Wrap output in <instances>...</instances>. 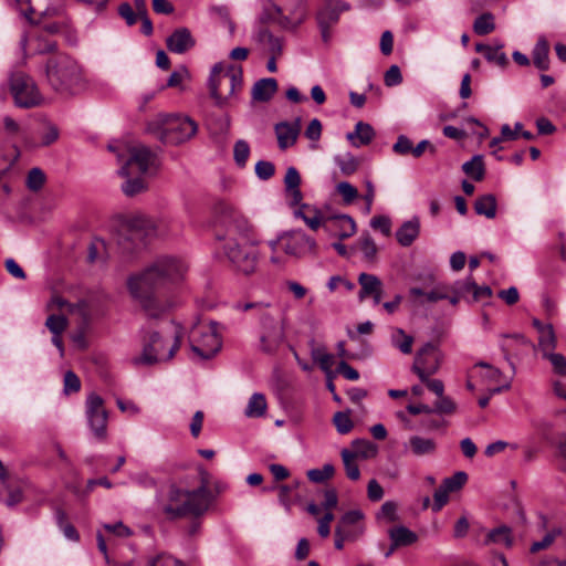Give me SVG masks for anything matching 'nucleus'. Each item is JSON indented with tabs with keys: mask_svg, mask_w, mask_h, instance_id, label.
Segmentation results:
<instances>
[{
	"mask_svg": "<svg viewBox=\"0 0 566 566\" xmlns=\"http://www.w3.org/2000/svg\"><path fill=\"white\" fill-rule=\"evenodd\" d=\"M323 228L332 237L340 240L350 238L356 233V223L354 219L347 214H336L324 218Z\"/></svg>",
	"mask_w": 566,
	"mask_h": 566,
	"instance_id": "obj_16",
	"label": "nucleus"
},
{
	"mask_svg": "<svg viewBox=\"0 0 566 566\" xmlns=\"http://www.w3.org/2000/svg\"><path fill=\"white\" fill-rule=\"evenodd\" d=\"M307 9L304 0H296L295 7L290 11L289 15L280 20V25L286 29H294L305 21Z\"/></svg>",
	"mask_w": 566,
	"mask_h": 566,
	"instance_id": "obj_24",
	"label": "nucleus"
},
{
	"mask_svg": "<svg viewBox=\"0 0 566 566\" xmlns=\"http://www.w3.org/2000/svg\"><path fill=\"white\" fill-rule=\"evenodd\" d=\"M495 30V18L491 12H484L473 22V31L478 35H486Z\"/></svg>",
	"mask_w": 566,
	"mask_h": 566,
	"instance_id": "obj_33",
	"label": "nucleus"
},
{
	"mask_svg": "<svg viewBox=\"0 0 566 566\" xmlns=\"http://www.w3.org/2000/svg\"><path fill=\"white\" fill-rule=\"evenodd\" d=\"M335 473V468L331 463H325L321 469H312L307 471V478L314 483H322L331 479Z\"/></svg>",
	"mask_w": 566,
	"mask_h": 566,
	"instance_id": "obj_44",
	"label": "nucleus"
},
{
	"mask_svg": "<svg viewBox=\"0 0 566 566\" xmlns=\"http://www.w3.org/2000/svg\"><path fill=\"white\" fill-rule=\"evenodd\" d=\"M391 344L402 354L408 355L412 352L413 337L407 335L402 328H395L391 334Z\"/></svg>",
	"mask_w": 566,
	"mask_h": 566,
	"instance_id": "obj_34",
	"label": "nucleus"
},
{
	"mask_svg": "<svg viewBox=\"0 0 566 566\" xmlns=\"http://www.w3.org/2000/svg\"><path fill=\"white\" fill-rule=\"evenodd\" d=\"M148 566H186L180 559L167 554H160L149 560Z\"/></svg>",
	"mask_w": 566,
	"mask_h": 566,
	"instance_id": "obj_55",
	"label": "nucleus"
},
{
	"mask_svg": "<svg viewBox=\"0 0 566 566\" xmlns=\"http://www.w3.org/2000/svg\"><path fill=\"white\" fill-rule=\"evenodd\" d=\"M504 545L505 547H512L513 534L512 528L506 525H500L495 528L490 530L486 533L484 545Z\"/></svg>",
	"mask_w": 566,
	"mask_h": 566,
	"instance_id": "obj_23",
	"label": "nucleus"
},
{
	"mask_svg": "<svg viewBox=\"0 0 566 566\" xmlns=\"http://www.w3.org/2000/svg\"><path fill=\"white\" fill-rule=\"evenodd\" d=\"M274 165L270 161L260 160L255 165V174L262 180H268L274 175Z\"/></svg>",
	"mask_w": 566,
	"mask_h": 566,
	"instance_id": "obj_57",
	"label": "nucleus"
},
{
	"mask_svg": "<svg viewBox=\"0 0 566 566\" xmlns=\"http://www.w3.org/2000/svg\"><path fill=\"white\" fill-rule=\"evenodd\" d=\"M333 423L340 434H346L352 431L354 423L347 412L337 411L333 417Z\"/></svg>",
	"mask_w": 566,
	"mask_h": 566,
	"instance_id": "obj_46",
	"label": "nucleus"
},
{
	"mask_svg": "<svg viewBox=\"0 0 566 566\" xmlns=\"http://www.w3.org/2000/svg\"><path fill=\"white\" fill-rule=\"evenodd\" d=\"M81 388V381L77 375L71 370L64 375V391L66 394L77 392Z\"/></svg>",
	"mask_w": 566,
	"mask_h": 566,
	"instance_id": "obj_58",
	"label": "nucleus"
},
{
	"mask_svg": "<svg viewBox=\"0 0 566 566\" xmlns=\"http://www.w3.org/2000/svg\"><path fill=\"white\" fill-rule=\"evenodd\" d=\"M211 501V492L205 484L195 490H187L171 484L167 491L166 499L161 503V511L170 520L186 516L199 517L208 511Z\"/></svg>",
	"mask_w": 566,
	"mask_h": 566,
	"instance_id": "obj_4",
	"label": "nucleus"
},
{
	"mask_svg": "<svg viewBox=\"0 0 566 566\" xmlns=\"http://www.w3.org/2000/svg\"><path fill=\"white\" fill-rule=\"evenodd\" d=\"M208 86L216 104L222 105L228 96H232L238 90H241V67L229 66L226 70L222 63L214 64L210 72Z\"/></svg>",
	"mask_w": 566,
	"mask_h": 566,
	"instance_id": "obj_8",
	"label": "nucleus"
},
{
	"mask_svg": "<svg viewBox=\"0 0 566 566\" xmlns=\"http://www.w3.org/2000/svg\"><path fill=\"white\" fill-rule=\"evenodd\" d=\"M337 191L343 197L345 203H350L357 198V189L347 181H342L337 185Z\"/></svg>",
	"mask_w": 566,
	"mask_h": 566,
	"instance_id": "obj_50",
	"label": "nucleus"
},
{
	"mask_svg": "<svg viewBox=\"0 0 566 566\" xmlns=\"http://www.w3.org/2000/svg\"><path fill=\"white\" fill-rule=\"evenodd\" d=\"M118 14L126 21V24L132 27L139 18L128 2H123L118 7Z\"/></svg>",
	"mask_w": 566,
	"mask_h": 566,
	"instance_id": "obj_56",
	"label": "nucleus"
},
{
	"mask_svg": "<svg viewBox=\"0 0 566 566\" xmlns=\"http://www.w3.org/2000/svg\"><path fill=\"white\" fill-rule=\"evenodd\" d=\"M543 357L551 361L555 373L559 374L560 376L566 374V358L564 355L552 352Z\"/></svg>",
	"mask_w": 566,
	"mask_h": 566,
	"instance_id": "obj_49",
	"label": "nucleus"
},
{
	"mask_svg": "<svg viewBox=\"0 0 566 566\" xmlns=\"http://www.w3.org/2000/svg\"><path fill=\"white\" fill-rule=\"evenodd\" d=\"M127 230L130 232L132 238L144 240L150 237L163 234L164 222L155 221L153 218L145 214H135L127 220Z\"/></svg>",
	"mask_w": 566,
	"mask_h": 566,
	"instance_id": "obj_15",
	"label": "nucleus"
},
{
	"mask_svg": "<svg viewBox=\"0 0 566 566\" xmlns=\"http://www.w3.org/2000/svg\"><path fill=\"white\" fill-rule=\"evenodd\" d=\"M167 49L177 54H182L195 46V40L187 28H179L166 40Z\"/></svg>",
	"mask_w": 566,
	"mask_h": 566,
	"instance_id": "obj_19",
	"label": "nucleus"
},
{
	"mask_svg": "<svg viewBox=\"0 0 566 566\" xmlns=\"http://www.w3.org/2000/svg\"><path fill=\"white\" fill-rule=\"evenodd\" d=\"M282 248L289 255L302 258L316 251V241L301 230L281 235Z\"/></svg>",
	"mask_w": 566,
	"mask_h": 566,
	"instance_id": "obj_14",
	"label": "nucleus"
},
{
	"mask_svg": "<svg viewBox=\"0 0 566 566\" xmlns=\"http://www.w3.org/2000/svg\"><path fill=\"white\" fill-rule=\"evenodd\" d=\"M474 210L480 216L493 219L496 216L495 197L491 193L479 197L474 203Z\"/></svg>",
	"mask_w": 566,
	"mask_h": 566,
	"instance_id": "obj_29",
	"label": "nucleus"
},
{
	"mask_svg": "<svg viewBox=\"0 0 566 566\" xmlns=\"http://www.w3.org/2000/svg\"><path fill=\"white\" fill-rule=\"evenodd\" d=\"M560 534L559 530H553L548 532L541 541L534 542L531 546V552L536 553L542 549L547 548L556 538L557 535Z\"/></svg>",
	"mask_w": 566,
	"mask_h": 566,
	"instance_id": "obj_54",
	"label": "nucleus"
},
{
	"mask_svg": "<svg viewBox=\"0 0 566 566\" xmlns=\"http://www.w3.org/2000/svg\"><path fill=\"white\" fill-rule=\"evenodd\" d=\"M147 130L163 142H187L198 132L197 123L178 114H158L147 124Z\"/></svg>",
	"mask_w": 566,
	"mask_h": 566,
	"instance_id": "obj_7",
	"label": "nucleus"
},
{
	"mask_svg": "<svg viewBox=\"0 0 566 566\" xmlns=\"http://www.w3.org/2000/svg\"><path fill=\"white\" fill-rule=\"evenodd\" d=\"M468 480V475L463 471L454 473L452 476L444 479L442 485L449 491L454 492L461 489Z\"/></svg>",
	"mask_w": 566,
	"mask_h": 566,
	"instance_id": "obj_47",
	"label": "nucleus"
},
{
	"mask_svg": "<svg viewBox=\"0 0 566 566\" xmlns=\"http://www.w3.org/2000/svg\"><path fill=\"white\" fill-rule=\"evenodd\" d=\"M449 491L441 484L433 493V512H439L449 500Z\"/></svg>",
	"mask_w": 566,
	"mask_h": 566,
	"instance_id": "obj_53",
	"label": "nucleus"
},
{
	"mask_svg": "<svg viewBox=\"0 0 566 566\" xmlns=\"http://www.w3.org/2000/svg\"><path fill=\"white\" fill-rule=\"evenodd\" d=\"M388 535L394 547L409 546L418 541V535L403 525L390 528Z\"/></svg>",
	"mask_w": 566,
	"mask_h": 566,
	"instance_id": "obj_25",
	"label": "nucleus"
},
{
	"mask_svg": "<svg viewBox=\"0 0 566 566\" xmlns=\"http://www.w3.org/2000/svg\"><path fill=\"white\" fill-rule=\"evenodd\" d=\"M384 82L388 87L399 85L402 82V75L398 65H391L386 71Z\"/></svg>",
	"mask_w": 566,
	"mask_h": 566,
	"instance_id": "obj_52",
	"label": "nucleus"
},
{
	"mask_svg": "<svg viewBox=\"0 0 566 566\" xmlns=\"http://www.w3.org/2000/svg\"><path fill=\"white\" fill-rule=\"evenodd\" d=\"M538 347L543 353V356L553 352L556 347V337L554 333V328L551 324H547V327H544L539 333L538 337Z\"/></svg>",
	"mask_w": 566,
	"mask_h": 566,
	"instance_id": "obj_38",
	"label": "nucleus"
},
{
	"mask_svg": "<svg viewBox=\"0 0 566 566\" xmlns=\"http://www.w3.org/2000/svg\"><path fill=\"white\" fill-rule=\"evenodd\" d=\"M363 517L364 515L359 510L348 511L342 516L338 526H340L342 530L345 531L346 526L357 524L360 520H363Z\"/></svg>",
	"mask_w": 566,
	"mask_h": 566,
	"instance_id": "obj_59",
	"label": "nucleus"
},
{
	"mask_svg": "<svg viewBox=\"0 0 566 566\" xmlns=\"http://www.w3.org/2000/svg\"><path fill=\"white\" fill-rule=\"evenodd\" d=\"M229 118L224 114L210 117L207 122L208 129L213 136L224 135L229 129Z\"/></svg>",
	"mask_w": 566,
	"mask_h": 566,
	"instance_id": "obj_40",
	"label": "nucleus"
},
{
	"mask_svg": "<svg viewBox=\"0 0 566 566\" xmlns=\"http://www.w3.org/2000/svg\"><path fill=\"white\" fill-rule=\"evenodd\" d=\"M262 334L260 337L261 349L264 353H275L285 339L286 319H275L265 313L261 317Z\"/></svg>",
	"mask_w": 566,
	"mask_h": 566,
	"instance_id": "obj_12",
	"label": "nucleus"
},
{
	"mask_svg": "<svg viewBox=\"0 0 566 566\" xmlns=\"http://www.w3.org/2000/svg\"><path fill=\"white\" fill-rule=\"evenodd\" d=\"M407 448L415 457H430L437 451V441L433 438L415 434L409 438Z\"/></svg>",
	"mask_w": 566,
	"mask_h": 566,
	"instance_id": "obj_20",
	"label": "nucleus"
},
{
	"mask_svg": "<svg viewBox=\"0 0 566 566\" xmlns=\"http://www.w3.org/2000/svg\"><path fill=\"white\" fill-rule=\"evenodd\" d=\"M340 455L347 478L352 481L359 480L360 470L356 462L357 458H355V454L348 449H343Z\"/></svg>",
	"mask_w": 566,
	"mask_h": 566,
	"instance_id": "obj_35",
	"label": "nucleus"
},
{
	"mask_svg": "<svg viewBox=\"0 0 566 566\" xmlns=\"http://www.w3.org/2000/svg\"><path fill=\"white\" fill-rule=\"evenodd\" d=\"M355 134L358 142H371L375 137V130L368 123L358 122L355 126Z\"/></svg>",
	"mask_w": 566,
	"mask_h": 566,
	"instance_id": "obj_48",
	"label": "nucleus"
},
{
	"mask_svg": "<svg viewBox=\"0 0 566 566\" xmlns=\"http://www.w3.org/2000/svg\"><path fill=\"white\" fill-rule=\"evenodd\" d=\"M349 10V4L342 0H327L316 14L318 27H333L342 12Z\"/></svg>",
	"mask_w": 566,
	"mask_h": 566,
	"instance_id": "obj_17",
	"label": "nucleus"
},
{
	"mask_svg": "<svg viewBox=\"0 0 566 566\" xmlns=\"http://www.w3.org/2000/svg\"><path fill=\"white\" fill-rule=\"evenodd\" d=\"M443 357V353L438 345L427 343L417 352L411 369L420 380H427V376H432L439 371Z\"/></svg>",
	"mask_w": 566,
	"mask_h": 566,
	"instance_id": "obj_11",
	"label": "nucleus"
},
{
	"mask_svg": "<svg viewBox=\"0 0 566 566\" xmlns=\"http://www.w3.org/2000/svg\"><path fill=\"white\" fill-rule=\"evenodd\" d=\"M277 91V82L273 77L261 78L252 87V98L258 102H268Z\"/></svg>",
	"mask_w": 566,
	"mask_h": 566,
	"instance_id": "obj_22",
	"label": "nucleus"
},
{
	"mask_svg": "<svg viewBox=\"0 0 566 566\" xmlns=\"http://www.w3.org/2000/svg\"><path fill=\"white\" fill-rule=\"evenodd\" d=\"M433 413L437 415H452L457 410V403L449 396L438 397V400L434 402L432 407Z\"/></svg>",
	"mask_w": 566,
	"mask_h": 566,
	"instance_id": "obj_45",
	"label": "nucleus"
},
{
	"mask_svg": "<svg viewBox=\"0 0 566 566\" xmlns=\"http://www.w3.org/2000/svg\"><path fill=\"white\" fill-rule=\"evenodd\" d=\"M85 413L94 436L99 440L105 439L108 413L104 407L103 398L95 392L90 394L85 402Z\"/></svg>",
	"mask_w": 566,
	"mask_h": 566,
	"instance_id": "obj_13",
	"label": "nucleus"
},
{
	"mask_svg": "<svg viewBox=\"0 0 566 566\" xmlns=\"http://www.w3.org/2000/svg\"><path fill=\"white\" fill-rule=\"evenodd\" d=\"M462 170L468 177L475 181L482 180L485 174L483 156L474 155L471 160L462 165Z\"/></svg>",
	"mask_w": 566,
	"mask_h": 566,
	"instance_id": "obj_30",
	"label": "nucleus"
},
{
	"mask_svg": "<svg viewBox=\"0 0 566 566\" xmlns=\"http://www.w3.org/2000/svg\"><path fill=\"white\" fill-rule=\"evenodd\" d=\"M370 226L375 230H379L385 235L390 234L391 222L388 217H385V216L374 217L370 221Z\"/></svg>",
	"mask_w": 566,
	"mask_h": 566,
	"instance_id": "obj_61",
	"label": "nucleus"
},
{
	"mask_svg": "<svg viewBox=\"0 0 566 566\" xmlns=\"http://www.w3.org/2000/svg\"><path fill=\"white\" fill-rule=\"evenodd\" d=\"M285 17L283 14L282 8L274 3L271 0H268L263 6V11L260 14V23L265 24L268 22H277L280 24V20Z\"/></svg>",
	"mask_w": 566,
	"mask_h": 566,
	"instance_id": "obj_36",
	"label": "nucleus"
},
{
	"mask_svg": "<svg viewBox=\"0 0 566 566\" xmlns=\"http://www.w3.org/2000/svg\"><path fill=\"white\" fill-rule=\"evenodd\" d=\"M277 142H296L301 133V119L293 123L283 122L275 126Z\"/></svg>",
	"mask_w": 566,
	"mask_h": 566,
	"instance_id": "obj_26",
	"label": "nucleus"
},
{
	"mask_svg": "<svg viewBox=\"0 0 566 566\" xmlns=\"http://www.w3.org/2000/svg\"><path fill=\"white\" fill-rule=\"evenodd\" d=\"M171 327L172 333L169 337L153 332L148 338H145L143 352L133 358V364L148 366L171 359L180 348L182 338V327L175 322H171Z\"/></svg>",
	"mask_w": 566,
	"mask_h": 566,
	"instance_id": "obj_6",
	"label": "nucleus"
},
{
	"mask_svg": "<svg viewBox=\"0 0 566 566\" xmlns=\"http://www.w3.org/2000/svg\"><path fill=\"white\" fill-rule=\"evenodd\" d=\"M475 287V282L473 281L472 275L463 280L455 281L450 287V292H457L463 300H469L468 295H472V290Z\"/></svg>",
	"mask_w": 566,
	"mask_h": 566,
	"instance_id": "obj_43",
	"label": "nucleus"
},
{
	"mask_svg": "<svg viewBox=\"0 0 566 566\" xmlns=\"http://www.w3.org/2000/svg\"><path fill=\"white\" fill-rule=\"evenodd\" d=\"M10 91L15 105L19 107H35L43 101L34 80L23 72H14L11 74Z\"/></svg>",
	"mask_w": 566,
	"mask_h": 566,
	"instance_id": "obj_10",
	"label": "nucleus"
},
{
	"mask_svg": "<svg viewBox=\"0 0 566 566\" xmlns=\"http://www.w3.org/2000/svg\"><path fill=\"white\" fill-rule=\"evenodd\" d=\"M119 165L118 174L126 178L122 185L123 192L133 197L147 190V182L142 177L151 175L159 168L158 154L146 144H108Z\"/></svg>",
	"mask_w": 566,
	"mask_h": 566,
	"instance_id": "obj_3",
	"label": "nucleus"
},
{
	"mask_svg": "<svg viewBox=\"0 0 566 566\" xmlns=\"http://www.w3.org/2000/svg\"><path fill=\"white\" fill-rule=\"evenodd\" d=\"M69 321L64 315H49L45 321L46 328L52 333V335H62L64 331L67 328Z\"/></svg>",
	"mask_w": 566,
	"mask_h": 566,
	"instance_id": "obj_42",
	"label": "nucleus"
},
{
	"mask_svg": "<svg viewBox=\"0 0 566 566\" xmlns=\"http://www.w3.org/2000/svg\"><path fill=\"white\" fill-rule=\"evenodd\" d=\"M45 76L49 85L61 95L77 94L85 86L82 66L65 53H57L48 59Z\"/></svg>",
	"mask_w": 566,
	"mask_h": 566,
	"instance_id": "obj_5",
	"label": "nucleus"
},
{
	"mask_svg": "<svg viewBox=\"0 0 566 566\" xmlns=\"http://www.w3.org/2000/svg\"><path fill=\"white\" fill-rule=\"evenodd\" d=\"M46 180L45 174L42 169L34 167L32 168L27 176L25 185L31 191H39L42 189Z\"/></svg>",
	"mask_w": 566,
	"mask_h": 566,
	"instance_id": "obj_41",
	"label": "nucleus"
},
{
	"mask_svg": "<svg viewBox=\"0 0 566 566\" xmlns=\"http://www.w3.org/2000/svg\"><path fill=\"white\" fill-rule=\"evenodd\" d=\"M186 272L184 262L175 256L158 258L140 274L130 276L127 285L133 297L139 301L143 310L151 318H157L174 306L168 302L161 304L153 292L168 283L179 281Z\"/></svg>",
	"mask_w": 566,
	"mask_h": 566,
	"instance_id": "obj_2",
	"label": "nucleus"
},
{
	"mask_svg": "<svg viewBox=\"0 0 566 566\" xmlns=\"http://www.w3.org/2000/svg\"><path fill=\"white\" fill-rule=\"evenodd\" d=\"M301 175L295 167H289L284 177V190L287 203L291 207L298 206L303 200L300 189Z\"/></svg>",
	"mask_w": 566,
	"mask_h": 566,
	"instance_id": "obj_18",
	"label": "nucleus"
},
{
	"mask_svg": "<svg viewBox=\"0 0 566 566\" xmlns=\"http://www.w3.org/2000/svg\"><path fill=\"white\" fill-rule=\"evenodd\" d=\"M396 511H397L396 504L391 501H387L381 505L380 511L377 514V517L386 518L389 522H394L397 520Z\"/></svg>",
	"mask_w": 566,
	"mask_h": 566,
	"instance_id": "obj_60",
	"label": "nucleus"
},
{
	"mask_svg": "<svg viewBox=\"0 0 566 566\" xmlns=\"http://www.w3.org/2000/svg\"><path fill=\"white\" fill-rule=\"evenodd\" d=\"M234 160L238 166L243 167L249 158L250 149L248 144H234Z\"/></svg>",
	"mask_w": 566,
	"mask_h": 566,
	"instance_id": "obj_64",
	"label": "nucleus"
},
{
	"mask_svg": "<svg viewBox=\"0 0 566 566\" xmlns=\"http://www.w3.org/2000/svg\"><path fill=\"white\" fill-rule=\"evenodd\" d=\"M189 76V72L186 66H180L179 69L175 70L167 82L168 87H176L179 86L185 78Z\"/></svg>",
	"mask_w": 566,
	"mask_h": 566,
	"instance_id": "obj_62",
	"label": "nucleus"
},
{
	"mask_svg": "<svg viewBox=\"0 0 566 566\" xmlns=\"http://www.w3.org/2000/svg\"><path fill=\"white\" fill-rule=\"evenodd\" d=\"M420 233V220L413 217L405 221L396 231V239L402 247H410Z\"/></svg>",
	"mask_w": 566,
	"mask_h": 566,
	"instance_id": "obj_21",
	"label": "nucleus"
},
{
	"mask_svg": "<svg viewBox=\"0 0 566 566\" xmlns=\"http://www.w3.org/2000/svg\"><path fill=\"white\" fill-rule=\"evenodd\" d=\"M322 134V123L317 118H313L305 129V137L312 142L318 140Z\"/></svg>",
	"mask_w": 566,
	"mask_h": 566,
	"instance_id": "obj_63",
	"label": "nucleus"
},
{
	"mask_svg": "<svg viewBox=\"0 0 566 566\" xmlns=\"http://www.w3.org/2000/svg\"><path fill=\"white\" fill-rule=\"evenodd\" d=\"M265 410L266 400L264 395L255 392L250 397L244 415L249 418H259L265 413Z\"/></svg>",
	"mask_w": 566,
	"mask_h": 566,
	"instance_id": "obj_32",
	"label": "nucleus"
},
{
	"mask_svg": "<svg viewBox=\"0 0 566 566\" xmlns=\"http://www.w3.org/2000/svg\"><path fill=\"white\" fill-rule=\"evenodd\" d=\"M40 134L44 142H55L60 138L57 126L51 122L42 123Z\"/></svg>",
	"mask_w": 566,
	"mask_h": 566,
	"instance_id": "obj_51",
	"label": "nucleus"
},
{
	"mask_svg": "<svg viewBox=\"0 0 566 566\" xmlns=\"http://www.w3.org/2000/svg\"><path fill=\"white\" fill-rule=\"evenodd\" d=\"M220 222L224 232L219 235L223 241L222 251L235 271L250 275L258 262V241L248 219L229 205L220 206Z\"/></svg>",
	"mask_w": 566,
	"mask_h": 566,
	"instance_id": "obj_1",
	"label": "nucleus"
},
{
	"mask_svg": "<svg viewBox=\"0 0 566 566\" xmlns=\"http://www.w3.org/2000/svg\"><path fill=\"white\" fill-rule=\"evenodd\" d=\"M335 163L344 175L354 174L359 165L358 159L349 153L335 156Z\"/></svg>",
	"mask_w": 566,
	"mask_h": 566,
	"instance_id": "obj_39",
	"label": "nucleus"
},
{
	"mask_svg": "<svg viewBox=\"0 0 566 566\" xmlns=\"http://www.w3.org/2000/svg\"><path fill=\"white\" fill-rule=\"evenodd\" d=\"M501 49L502 45L495 48L482 43L475 45L476 52L482 53L489 62L495 63L499 66H505L507 64V56Z\"/></svg>",
	"mask_w": 566,
	"mask_h": 566,
	"instance_id": "obj_28",
	"label": "nucleus"
},
{
	"mask_svg": "<svg viewBox=\"0 0 566 566\" xmlns=\"http://www.w3.org/2000/svg\"><path fill=\"white\" fill-rule=\"evenodd\" d=\"M191 349L202 359H210L221 348V339L217 333V323L198 324L190 333Z\"/></svg>",
	"mask_w": 566,
	"mask_h": 566,
	"instance_id": "obj_9",
	"label": "nucleus"
},
{
	"mask_svg": "<svg viewBox=\"0 0 566 566\" xmlns=\"http://www.w3.org/2000/svg\"><path fill=\"white\" fill-rule=\"evenodd\" d=\"M352 448L353 450L350 451L357 459H369L375 457L377 453V447L368 440H354L352 442Z\"/></svg>",
	"mask_w": 566,
	"mask_h": 566,
	"instance_id": "obj_37",
	"label": "nucleus"
},
{
	"mask_svg": "<svg viewBox=\"0 0 566 566\" xmlns=\"http://www.w3.org/2000/svg\"><path fill=\"white\" fill-rule=\"evenodd\" d=\"M358 283L360 285V291L358 294L360 301L367 296H370L373 293L382 287L381 281L376 275L368 273H360L358 276Z\"/></svg>",
	"mask_w": 566,
	"mask_h": 566,
	"instance_id": "obj_27",
	"label": "nucleus"
},
{
	"mask_svg": "<svg viewBox=\"0 0 566 566\" xmlns=\"http://www.w3.org/2000/svg\"><path fill=\"white\" fill-rule=\"evenodd\" d=\"M548 44L545 40H538L533 49V63L534 65L542 71L548 70L549 67V59H548Z\"/></svg>",
	"mask_w": 566,
	"mask_h": 566,
	"instance_id": "obj_31",
	"label": "nucleus"
}]
</instances>
